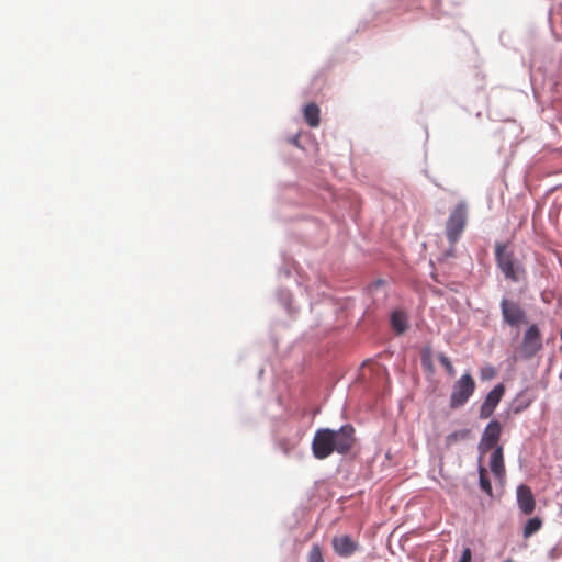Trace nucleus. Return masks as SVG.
I'll use <instances>...</instances> for the list:
<instances>
[{"label": "nucleus", "instance_id": "f8f14e48", "mask_svg": "<svg viewBox=\"0 0 562 562\" xmlns=\"http://www.w3.org/2000/svg\"><path fill=\"white\" fill-rule=\"evenodd\" d=\"M391 326L397 335L404 334L408 329L407 314L402 310H394L391 313Z\"/></svg>", "mask_w": 562, "mask_h": 562}, {"label": "nucleus", "instance_id": "0eeeda50", "mask_svg": "<svg viewBox=\"0 0 562 562\" xmlns=\"http://www.w3.org/2000/svg\"><path fill=\"white\" fill-rule=\"evenodd\" d=\"M502 434V425L498 420L492 419L488 422L482 432V437L477 445L480 459L488 452L499 440Z\"/></svg>", "mask_w": 562, "mask_h": 562}, {"label": "nucleus", "instance_id": "f03ea898", "mask_svg": "<svg viewBox=\"0 0 562 562\" xmlns=\"http://www.w3.org/2000/svg\"><path fill=\"white\" fill-rule=\"evenodd\" d=\"M495 262L498 270L502 272L505 280L513 283L525 282L527 279V271L520 259L516 257L514 251L507 248L504 243L495 244Z\"/></svg>", "mask_w": 562, "mask_h": 562}, {"label": "nucleus", "instance_id": "7ed1b4c3", "mask_svg": "<svg viewBox=\"0 0 562 562\" xmlns=\"http://www.w3.org/2000/svg\"><path fill=\"white\" fill-rule=\"evenodd\" d=\"M468 220V205L461 200L453 207L446 222V237L450 245H454L461 237Z\"/></svg>", "mask_w": 562, "mask_h": 562}, {"label": "nucleus", "instance_id": "9b49d317", "mask_svg": "<svg viewBox=\"0 0 562 562\" xmlns=\"http://www.w3.org/2000/svg\"><path fill=\"white\" fill-rule=\"evenodd\" d=\"M490 469L495 477L502 479L505 474L504 454L501 446L496 447L492 452Z\"/></svg>", "mask_w": 562, "mask_h": 562}, {"label": "nucleus", "instance_id": "ddd939ff", "mask_svg": "<svg viewBox=\"0 0 562 562\" xmlns=\"http://www.w3.org/2000/svg\"><path fill=\"white\" fill-rule=\"evenodd\" d=\"M304 120L311 127H317L319 125V108L316 103L311 102L303 108Z\"/></svg>", "mask_w": 562, "mask_h": 562}, {"label": "nucleus", "instance_id": "4be33fe9", "mask_svg": "<svg viewBox=\"0 0 562 562\" xmlns=\"http://www.w3.org/2000/svg\"><path fill=\"white\" fill-rule=\"evenodd\" d=\"M292 267H293V265H292L291 260L284 259V265L278 269V277L280 279H282L283 277L290 278L291 273H292Z\"/></svg>", "mask_w": 562, "mask_h": 562}, {"label": "nucleus", "instance_id": "4468645a", "mask_svg": "<svg viewBox=\"0 0 562 562\" xmlns=\"http://www.w3.org/2000/svg\"><path fill=\"white\" fill-rule=\"evenodd\" d=\"M531 404V400L527 398L522 392H520L509 404L508 414L518 415L526 411Z\"/></svg>", "mask_w": 562, "mask_h": 562}, {"label": "nucleus", "instance_id": "aec40b11", "mask_svg": "<svg viewBox=\"0 0 562 562\" xmlns=\"http://www.w3.org/2000/svg\"><path fill=\"white\" fill-rule=\"evenodd\" d=\"M307 562H325L323 558L322 547L313 543L308 552Z\"/></svg>", "mask_w": 562, "mask_h": 562}, {"label": "nucleus", "instance_id": "f3484780", "mask_svg": "<svg viewBox=\"0 0 562 562\" xmlns=\"http://www.w3.org/2000/svg\"><path fill=\"white\" fill-rule=\"evenodd\" d=\"M469 435H470L469 429H460V430L452 431L446 436V439H445L446 446L451 447L457 441L465 440L469 437Z\"/></svg>", "mask_w": 562, "mask_h": 562}, {"label": "nucleus", "instance_id": "393cba45", "mask_svg": "<svg viewBox=\"0 0 562 562\" xmlns=\"http://www.w3.org/2000/svg\"><path fill=\"white\" fill-rule=\"evenodd\" d=\"M495 374V370L493 367H486L482 370V378L490 379Z\"/></svg>", "mask_w": 562, "mask_h": 562}, {"label": "nucleus", "instance_id": "6e6552de", "mask_svg": "<svg viewBox=\"0 0 562 562\" xmlns=\"http://www.w3.org/2000/svg\"><path fill=\"white\" fill-rule=\"evenodd\" d=\"M505 393V386L503 383L496 384L486 395L484 402L480 407V418L486 419L491 417L499 404L503 395Z\"/></svg>", "mask_w": 562, "mask_h": 562}, {"label": "nucleus", "instance_id": "a211bd4d", "mask_svg": "<svg viewBox=\"0 0 562 562\" xmlns=\"http://www.w3.org/2000/svg\"><path fill=\"white\" fill-rule=\"evenodd\" d=\"M420 362H422V366L423 368L432 373L434 372V363H432V359H431V349L429 347H425L423 348L422 352H420Z\"/></svg>", "mask_w": 562, "mask_h": 562}, {"label": "nucleus", "instance_id": "dca6fc26", "mask_svg": "<svg viewBox=\"0 0 562 562\" xmlns=\"http://www.w3.org/2000/svg\"><path fill=\"white\" fill-rule=\"evenodd\" d=\"M479 486L487 495H492V484L487 471L483 465H479Z\"/></svg>", "mask_w": 562, "mask_h": 562}, {"label": "nucleus", "instance_id": "1a4fd4ad", "mask_svg": "<svg viewBox=\"0 0 562 562\" xmlns=\"http://www.w3.org/2000/svg\"><path fill=\"white\" fill-rule=\"evenodd\" d=\"M516 499L519 509L529 515L535 510L536 502L531 488L526 484H520L516 490Z\"/></svg>", "mask_w": 562, "mask_h": 562}, {"label": "nucleus", "instance_id": "6ab92c4d", "mask_svg": "<svg viewBox=\"0 0 562 562\" xmlns=\"http://www.w3.org/2000/svg\"><path fill=\"white\" fill-rule=\"evenodd\" d=\"M541 520L538 517H533L527 520L524 528V537L528 538L541 528Z\"/></svg>", "mask_w": 562, "mask_h": 562}, {"label": "nucleus", "instance_id": "412c9836", "mask_svg": "<svg viewBox=\"0 0 562 562\" xmlns=\"http://www.w3.org/2000/svg\"><path fill=\"white\" fill-rule=\"evenodd\" d=\"M438 360L441 363V366L446 369L448 375L453 376L456 371L450 359L443 352H440L438 355Z\"/></svg>", "mask_w": 562, "mask_h": 562}, {"label": "nucleus", "instance_id": "9d476101", "mask_svg": "<svg viewBox=\"0 0 562 562\" xmlns=\"http://www.w3.org/2000/svg\"><path fill=\"white\" fill-rule=\"evenodd\" d=\"M331 543L336 554L345 558L352 555L359 548V543L347 535L334 537Z\"/></svg>", "mask_w": 562, "mask_h": 562}, {"label": "nucleus", "instance_id": "5701e85b", "mask_svg": "<svg viewBox=\"0 0 562 562\" xmlns=\"http://www.w3.org/2000/svg\"><path fill=\"white\" fill-rule=\"evenodd\" d=\"M286 142L297 148H301L303 149V146L301 145V142H300V132L295 133L294 135H290L286 137Z\"/></svg>", "mask_w": 562, "mask_h": 562}, {"label": "nucleus", "instance_id": "423d86ee", "mask_svg": "<svg viewBox=\"0 0 562 562\" xmlns=\"http://www.w3.org/2000/svg\"><path fill=\"white\" fill-rule=\"evenodd\" d=\"M502 318L512 328H518L527 322L525 310L515 301L503 297L499 303Z\"/></svg>", "mask_w": 562, "mask_h": 562}, {"label": "nucleus", "instance_id": "a878e982", "mask_svg": "<svg viewBox=\"0 0 562 562\" xmlns=\"http://www.w3.org/2000/svg\"><path fill=\"white\" fill-rule=\"evenodd\" d=\"M430 1H431V2H432V4H434V11H435V12H434V15H435V16H437V18H439V12H437L436 10H437V7L440 4L441 0H430Z\"/></svg>", "mask_w": 562, "mask_h": 562}, {"label": "nucleus", "instance_id": "bb28decb", "mask_svg": "<svg viewBox=\"0 0 562 562\" xmlns=\"http://www.w3.org/2000/svg\"><path fill=\"white\" fill-rule=\"evenodd\" d=\"M385 283V281L383 279H378L373 282V286L378 288V286H381Z\"/></svg>", "mask_w": 562, "mask_h": 562}, {"label": "nucleus", "instance_id": "20e7f679", "mask_svg": "<svg viewBox=\"0 0 562 562\" xmlns=\"http://www.w3.org/2000/svg\"><path fill=\"white\" fill-rule=\"evenodd\" d=\"M476 384L470 372L462 374L452 385L449 407L458 409L463 407L474 394Z\"/></svg>", "mask_w": 562, "mask_h": 562}, {"label": "nucleus", "instance_id": "b1692460", "mask_svg": "<svg viewBox=\"0 0 562 562\" xmlns=\"http://www.w3.org/2000/svg\"><path fill=\"white\" fill-rule=\"evenodd\" d=\"M471 559H472L471 550H470V548H465L462 551L459 562H471Z\"/></svg>", "mask_w": 562, "mask_h": 562}, {"label": "nucleus", "instance_id": "39448f33", "mask_svg": "<svg viewBox=\"0 0 562 562\" xmlns=\"http://www.w3.org/2000/svg\"><path fill=\"white\" fill-rule=\"evenodd\" d=\"M542 349V339L537 324L530 325L522 336L519 353L525 360L531 359Z\"/></svg>", "mask_w": 562, "mask_h": 562}, {"label": "nucleus", "instance_id": "f257e3e1", "mask_svg": "<svg viewBox=\"0 0 562 562\" xmlns=\"http://www.w3.org/2000/svg\"><path fill=\"white\" fill-rule=\"evenodd\" d=\"M353 443L355 428L350 424L342 425L338 429L319 428L312 440V452L316 459L323 460L333 452L348 453Z\"/></svg>", "mask_w": 562, "mask_h": 562}, {"label": "nucleus", "instance_id": "2eb2a0df", "mask_svg": "<svg viewBox=\"0 0 562 562\" xmlns=\"http://www.w3.org/2000/svg\"><path fill=\"white\" fill-rule=\"evenodd\" d=\"M276 295L279 303L284 307L289 315H293L296 312V307L293 306L291 302L292 295L288 290L280 288Z\"/></svg>", "mask_w": 562, "mask_h": 562}]
</instances>
